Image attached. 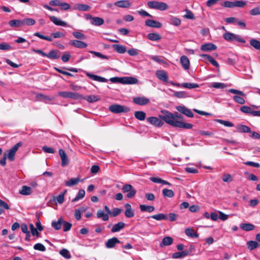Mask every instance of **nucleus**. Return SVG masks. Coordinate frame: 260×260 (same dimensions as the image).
<instances>
[{"mask_svg": "<svg viewBox=\"0 0 260 260\" xmlns=\"http://www.w3.org/2000/svg\"><path fill=\"white\" fill-rule=\"evenodd\" d=\"M125 211L124 212L125 216L127 218H132L134 216L135 213L133 210L131 205L129 204L126 203L124 205Z\"/></svg>", "mask_w": 260, "mask_h": 260, "instance_id": "1a4fd4ad", "label": "nucleus"}, {"mask_svg": "<svg viewBox=\"0 0 260 260\" xmlns=\"http://www.w3.org/2000/svg\"><path fill=\"white\" fill-rule=\"evenodd\" d=\"M120 241L116 237H113L108 239L105 243L106 247L108 248H113L117 243H119Z\"/></svg>", "mask_w": 260, "mask_h": 260, "instance_id": "2eb2a0df", "label": "nucleus"}, {"mask_svg": "<svg viewBox=\"0 0 260 260\" xmlns=\"http://www.w3.org/2000/svg\"><path fill=\"white\" fill-rule=\"evenodd\" d=\"M80 181L78 178H73L64 182L65 185L67 186H73L76 185Z\"/></svg>", "mask_w": 260, "mask_h": 260, "instance_id": "bb28decb", "label": "nucleus"}, {"mask_svg": "<svg viewBox=\"0 0 260 260\" xmlns=\"http://www.w3.org/2000/svg\"><path fill=\"white\" fill-rule=\"evenodd\" d=\"M159 115L160 119L156 117H150L148 118L147 120L151 124L156 126H161L163 124L161 120H163L166 123L173 126L185 129H190L192 127L191 124L184 122L183 117L182 115Z\"/></svg>", "mask_w": 260, "mask_h": 260, "instance_id": "f257e3e1", "label": "nucleus"}, {"mask_svg": "<svg viewBox=\"0 0 260 260\" xmlns=\"http://www.w3.org/2000/svg\"><path fill=\"white\" fill-rule=\"evenodd\" d=\"M110 111L114 113H119L121 112L126 113L129 111V108L124 106L119 105H112L109 107Z\"/></svg>", "mask_w": 260, "mask_h": 260, "instance_id": "20e7f679", "label": "nucleus"}, {"mask_svg": "<svg viewBox=\"0 0 260 260\" xmlns=\"http://www.w3.org/2000/svg\"><path fill=\"white\" fill-rule=\"evenodd\" d=\"M51 37L54 39L64 38L65 37V34L60 31H56L52 33Z\"/></svg>", "mask_w": 260, "mask_h": 260, "instance_id": "13d9d810", "label": "nucleus"}, {"mask_svg": "<svg viewBox=\"0 0 260 260\" xmlns=\"http://www.w3.org/2000/svg\"><path fill=\"white\" fill-rule=\"evenodd\" d=\"M180 63L185 70H188L190 66V61L188 58L185 55H182L180 57Z\"/></svg>", "mask_w": 260, "mask_h": 260, "instance_id": "dca6fc26", "label": "nucleus"}, {"mask_svg": "<svg viewBox=\"0 0 260 260\" xmlns=\"http://www.w3.org/2000/svg\"><path fill=\"white\" fill-rule=\"evenodd\" d=\"M69 44L71 46L77 47L78 48H85L87 46V44L86 43L77 40H71L69 42Z\"/></svg>", "mask_w": 260, "mask_h": 260, "instance_id": "0eeeda50", "label": "nucleus"}, {"mask_svg": "<svg viewBox=\"0 0 260 260\" xmlns=\"http://www.w3.org/2000/svg\"><path fill=\"white\" fill-rule=\"evenodd\" d=\"M58 52L57 50H51L48 54L46 53V57L51 59H58L60 57Z\"/></svg>", "mask_w": 260, "mask_h": 260, "instance_id": "aec40b11", "label": "nucleus"}, {"mask_svg": "<svg viewBox=\"0 0 260 260\" xmlns=\"http://www.w3.org/2000/svg\"><path fill=\"white\" fill-rule=\"evenodd\" d=\"M19 193L22 195H29L32 192L31 187L24 185L22 187L21 189L19 191Z\"/></svg>", "mask_w": 260, "mask_h": 260, "instance_id": "7c9ffc66", "label": "nucleus"}, {"mask_svg": "<svg viewBox=\"0 0 260 260\" xmlns=\"http://www.w3.org/2000/svg\"><path fill=\"white\" fill-rule=\"evenodd\" d=\"M71 57V54L67 52L62 56L61 60L63 62H67L70 60Z\"/></svg>", "mask_w": 260, "mask_h": 260, "instance_id": "69168bd1", "label": "nucleus"}, {"mask_svg": "<svg viewBox=\"0 0 260 260\" xmlns=\"http://www.w3.org/2000/svg\"><path fill=\"white\" fill-rule=\"evenodd\" d=\"M240 227L241 229L245 231H251L254 229L255 226L249 223H241L240 225Z\"/></svg>", "mask_w": 260, "mask_h": 260, "instance_id": "4be33fe9", "label": "nucleus"}, {"mask_svg": "<svg viewBox=\"0 0 260 260\" xmlns=\"http://www.w3.org/2000/svg\"><path fill=\"white\" fill-rule=\"evenodd\" d=\"M125 225V224L123 222H119L117 223L114 224L111 229V232L115 233L120 231L123 229Z\"/></svg>", "mask_w": 260, "mask_h": 260, "instance_id": "412c9836", "label": "nucleus"}, {"mask_svg": "<svg viewBox=\"0 0 260 260\" xmlns=\"http://www.w3.org/2000/svg\"><path fill=\"white\" fill-rule=\"evenodd\" d=\"M246 5V2L238 0L234 2L225 1L221 4V6L225 8H233L235 7L243 8Z\"/></svg>", "mask_w": 260, "mask_h": 260, "instance_id": "f03ea898", "label": "nucleus"}, {"mask_svg": "<svg viewBox=\"0 0 260 260\" xmlns=\"http://www.w3.org/2000/svg\"><path fill=\"white\" fill-rule=\"evenodd\" d=\"M85 192L84 190L80 189L78 191V194L76 196V197L72 200V202H77L78 200L82 199L85 196Z\"/></svg>", "mask_w": 260, "mask_h": 260, "instance_id": "58836bf2", "label": "nucleus"}, {"mask_svg": "<svg viewBox=\"0 0 260 260\" xmlns=\"http://www.w3.org/2000/svg\"><path fill=\"white\" fill-rule=\"evenodd\" d=\"M216 121H217L218 122L220 123L221 124L224 125L225 126L232 127L234 126V124L229 121H225L221 119H217Z\"/></svg>", "mask_w": 260, "mask_h": 260, "instance_id": "bf43d9fd", "label": "nucleus"}, {"mask_svg": "<svg viewBox=\"0 0 260 260\" xmlns=\"http://www.w3.org/2000/svg\"><path fill=\"white\" fill-rule=\"evenodd\" d=\"M114 5L120 8H127L130 7L132 4L127 0H122L115 2Z\"/></svg>", "mask_w": 260, "mask_h": 260, "instance_id": "a211bd4d", "label": "nucleus"}, {"mask_svg": "<svg viewBox=\"0 0 260 260\" xmlns=\"http://www.w3.org/2000/svg\"><path fill=\"white\" fill-rule=\"evenodd\" d=\"M104 23V20L103 18L99 17H94L92 20L91 21V23L95 26H101Z\"/></svg>", "mask_w": 260, "mask_h": 260, "instance_id": "c85d7f7f", "label": "nucleus"}, {"mask_svg": "<svg viewBox=\"0 0 260 260\" xmlns=\"http://www.w3.org/2000/svg\"><path fill=\"white\" fill-rule=\"evenodd\" d=\"M86 75L89 78L94 81H99L100 82H106L108 81V80L104 77L93 75L88 72H86Z\"/></svg>", "mask_w": 260, "mask_h": 260, "instance_id": "4468645a", "label": "nucleus"}, {"mask_svg": "<svg viewBox=\"0 0 260 260\" xmlns=\"http://www.w3.org/2000/svg\"><path fill=\"white\" fill-rule=\"evenodd\" d=\"M59 254L66 258L69 259L71 257L69 251L65 248H63L60 250Z\"/></svg>", "mask_w": 260, "mask_h": 260, "instance_id": "49530a36", "label": "nucleus"}, {"mask_svg": "<svg viewBox=\"0 0 260 260\" xmlns=\"http://www.w3.org/2000/svg\"><path fill=\"white\" fill-rule=\"evenodd\" d=\"M58 152L61 160V166L62 167L68 166L70 161L65 151L63 149H60Z\"/></svg>", "mask_w": 260, "mask_h": 260, "instance_id": "423d86ee", "label": "nucleus"}, {"mask_svg": "<svg viewBox=\"0 0 260 260\" xmlns=\"http://www.w3.org/2000/svg\"><path fill=\"white\" fill-rule=\"evenodd\" d=\"M72 34L73 36L77 39L85 40L86 38V36L84 34L80 31H74Z\"/></svg>", "mask_w": 260, "mask_h": 260, "instance_id": "de8ad7c7", "label": "nucleus"}, {"mask_svg": "<svg viewBox=\"0 0 260 260\" xmlns=\"http://www.w3.org/2000/svg\"><path fill=\"white\" fill-rule=\"evenodd\" d=\"M138 82V80L133 77H121V83L124 84H134Z\"/></svg>", "mask_w": 260, "mask_h": 260, "instance_id": "6e6552de", "label": "nucleus"}, {"mask_svg": "<svg viewBox=\"0 0 260 260\" xmlns=\"http://www.w3.org/2000/svg\"><path fill=\"white\" fill-rule=\"evenodd\" d=\"M249 43L255 49L260 50V41L255 39H252L250 40Z\"/></svg>", "mask_w": 260, "mask_h": 260, "instance_id": "ea45409f", "label": "nucleus"}, {"mask_svg": "<svg viewBox=\"0 0 260 260\" xmlns=\"http://www.w3.org/2000/svg\"><path fill=\"white\" fill-rule=\"evenodd\" d=\"M170 23L174 26H179L181 23V20L178 18L171 17L170 18Z\"/></svg>", "mask_w": 260, "mask_h": 260, "instance_id": "864d4df0", "label": "nucleus"}, {"mask_svg": "<svg viewBox=\"0 0 260 260\" xmlns=\"http://www.w3.org/2000/svg\"><path fill=\"white\" fill-rule=\"evenodd\" d=\"M149 218H151L157 220H167L168 219L167 215L162 213L153 215L150 216Z\"/></svg>", "mask_w": 260, "mask_h": 260, "instance_id": "72a5a7b5", "label": "nucleus"}, {"mask_svg": "<svg viewBox=\"0 0 260 260\" xmlns=\"http://www.w3.org/2000/svg\"><path fill=\"white\" fill-rule=\"evenodd\" d=\"M211 87L215 88H220L222 89L226 87V85L222 83H219V82H214L211 85Z\"/></svg>", "mask_w": 260, "mask_h": 260, "instance_id": "5fc2aeb1", "label": "nucleus"}, {"mask_svg": "<svg viewBox=\"0 0 260 260\" xmlns=\"http://www.w3.org/2000/svg\"><path fill=\"white\" fill-rule=\"evenodd\" d=\"M147 5L150 8L161 11L165 10L168 8V5L164 2L151 1L148 2Z\"/></svg>", "mask_w": 260, "mask_h": 260, "instance_id": "7ed1b4c3", "label": "nucleus"}, {"mask_svg": "<svg viewBox=\"0 0 260 260\" xmlns=\"http://www.w3.org/2000/svg\"><path fill=\"white\" fill-rule=\"evenodd\" d=\"M156 76L158 79L164 82H167L168 76L166 72L163 70H158L156 72Z\"/></svg>", "mask_w": 260, "mask_h": 260, "instance_id": "9d476101", "label": "nucleus"}, {"mask_svg": "<svg viewBox=\"0 0 260 260\" xmlns=\"http://www.w3.org/2000/svg\"><path fill=\"white\" fill-rule=\"evenodd\" d=\"M223 37L228 41L233 42L234 41V34L232 32H226L223 34Z\"/></svg>", "mask_w": 260, "mask_h": 260, "instance_id": "37998d69", "label": "nucleus"}, {"mask_svg": "<svg viewBox=\"0 0 260 260\" xmlns=\"http://www.w3.org/2000/svg\"><path fill=\"white\" fill-rule=\"evenodd\" d=\"M250 14L251 15H257L260 14V6L253 8L250 11Z\"/></svg>", "mask_w": 260, "mask_h": 260, "instance_id": "052dcab7", "label": "nucleus"}, {"mask_svg": "<svg viewBox=\"0 0 260 260\" xmlns=\"http://www.w3.org/2000/svg\"><path fill=\"white\" fill-rule=\"evenodd\" d=\"M23 25H33L35 24L36 21L34 19L32 18H24V19L22 20Z\"/></svg>", "mask_w": 260, "mask_h": 260, "instance_id": "a18cd8bd", "label": "nucleus"}, {"mask_svg": "<svg viewBox=\"0 0 260 260\" xmlns=\"http://www.w3.org/2000/svg\"><path fill=\"white\" fill-rule=\"evenodd\" d=\"M140 208L142 212L147 211L148 212H152L155 209V208L152 206H147L145 205H140Z\"/></svg>", "mask_w": 260, "mask_h": 260, "instance_id": "c9c22d12", "label": "nucleus"}, {"mask_svg": "<svg viewBox=\"0 0 260 260\" xmlns=\"http://www.w3.org/2000/svg\"><path fill=\"white\" fill-rule=\"evenodd\" d=\"M133 102L139 105H145L149 102V100L145 97H136L133 99Z\"/></svg>", "mask_w": 260, "mask_h": 260, "instance_id": "9b49d317", "label": "nucleus"}, {"mask_svg": "<svg viewBox=\"0 0 260 260\" xmlns=\"http://www.w3.org/2000/svg\"><path fill=\"white\" fill-rule=\"evenodd\" d=\"M62 225L63 226V231L67 232L70 230L72 226V224L68 222L63 220V222H62Z\"/></svg>", "mask_w": 260, "mask_h": 260, "instance_id": "4d7b16f0", "label": "nucleus"}, {"mask_svg": "<svg viewBox=\"0 0 260 260\" xmlns=\"http://www.w3.org/2000/svg\"><path fill=\"white\" fill-rule=\"evenodd\" d=\"M100 99V96L96 95H89L86 96H83L82 98V100H85L89 103H94L99 101Z\"/></svg>", "mask_w": 260, "mask_h": 260, "instance_id": "5701e85b", "label": "nucleus"}, {"mask_svg": "<svg viewBox=\"0 0 260 260\" xmlns=\"http://www.w3.org/2000/svg\"><path fill=\"white\" fill-rule=\"evenodd\" d=\"M75 9L79 11H87L90 9V7L86 4H77L75 5Z\"/></svg>", "mask_w": 260, "mask_h": 260, "instance_id": "473e14b6", "label": "nucleus"}, {"mask_svg": "<svg viewBox=\"0 0 260 260\" xmlns=\"http://www.w3.org/2000/svg\"><path fill=\"white\" fill-rule=\"evenodd\" d=\"M63 222V219L62 217L59 218L57 221H53L52 226L56 230H59L61 229Z\"/></svg>", "mask_w": 260, "mask_h": 260, "instance_id": "a878e982", "label": "nucleus"}, {"mask_svg": "<svg viewBox=\"0 0 260 260\" xmlns=\"http://www.w3.org/2000/svg\"><path fill=\"white\" fill-rule=\"evenodd\" d=\"M34 248L36 250L41 251H45L46 250L45 247L41 243H37L34 246Z\"/></svg>", "mask_w": 260, "mask_h": 260, "instance_id": "6e6d98bb", "label": "nucleus"}, {"mask_svg": "<svg viewBox=\"0 0 260 260\" xmlns=\"http://www.w3.org/2000/svg\"><path fill=\"white\" fill-rule=\"evenodd\" d=\"M162 193L165 197L172 198L174 196V192L172 190L164 188L162 190Z\"/></svg>", "mask_w": 260, "mask_h": 260, "instance_id": "79ce46f5", "label": "nucleus"}, {"mask_svg": "<svg viewBox=\"0 0 260 260\" xmlns=\"http://www.w3.org/2000/svg\"><path fill=\"white\" fill-rule=\"evenodd\" d=\"M89 53L94 54L95 56L101 58L102 59H108L109 57L105 55L102 54L100 52H96L94 51H89Z\"/></svg>", "mask_w": 260, "mask_h": 260, "instance_id": "3c124183", "label": "nucleus"}, {"mask_svg": "<svg viewBox=\"0 0 260 260\" xmlns=\"http://www.w3.org/2000/svg\"><path fill=\"white\" fill-rule=\"evenodd\" d=\"M9 25L13 27H20L23 26L22 20L15 19L10 20L9 22Z\"/></svg>", "mask_w": 260, "mask_h": 260, "instance_id": "cd10ccee", "label": "nucleus"}, {"mask_svg": "<svg viewBox=\"0 0 260 260\" xmlns=\"http://www.w3.org/2000/svg\"><path fill=\"white\" fill-rule=\"evenodd\" d=\"M34 35L41 39L45 40L49 42H51L52 41V39L51 37L44 36L38 32L34 33Z\"/></svg>", "mask_w": 260, "mask_h": 260, "instance_id": "603ef678", "label": "nucleus"}, {"mask_svg": "<svg viewBox=\"0 0 260 260\" xmlns=\"http://www.w3.org/2000/svg\"><path fill=\"white\" fill-rule=\"evenodd\" d=\"M50 20L55 25L57 26H68L67 23L61 20L60 19L57 18L56 17L54 16H51L49 17Z\"/></svg>", "mask_w": 260, "mask_h": 260, "instance_id": "ddd939ff", "label": "nucleus"}, {"mask_svg": "<svg viewBox=\"0 0 260 260\" xmlns=\"http://www.w3.org/2000/svg\"><path fill=\"white\" fill-rule=\"evenodd\" d=\"M55 201L59 204H62L64 202V193H61L56 197Z\"/></svg>", "mask_w": 260, "mask_h": 260, "instance_id": "338daca9", "label": "nucleus"}, {"mask_svg": "<svg viewBox=\"0 0 260 260\" xmlns=\"http://www.w3.org/2000/svg\"><path fill=\"white\" fill-rule=\"evenodd\" d=\"M38 98L42 100L43 101H44L45 102L47 101H51L52 100V99L50 98L48 95H44L43 94H39L38 95Z\"/></svg>", "mask_w": 260, "mask_h": 260, "instance_id": "0e129e2a", "label": "nucleus"}, {"mask_svg": "<svg viewBox=\"0 0 260 260\" xmlns=\"http://www.w3.org/2000/svg\"><path fill=\"white\" fill-rule=\"evenodd\" d=\"M97 217L102 218L104 221H107L109 219V216L107 214H105L102 210H99L97 212Z\"/></svg>", "mask_w": 260, "mask_h": 260, "instance_id": "f704fd0d", "label": "nucleus"}, {"mask_svg": "<svg viewBox=\"0 0 260 260\" xmlns=\"http://www.w3.org/2000/svg\"><path fill=\"white\" fill-rule=\"evenodd\" d=\"M176 109L181 114H192L191 110L189 109H187L185 106H177L176 107Z\"/></svg>", "mask_w": 260, "mask_h": 260, "instance_id": "e433bc0d", "label": "nucleus"}, {"mask_svg": "<svg viewBox=\"0 0 260 260\" xmlns=\"http://www.w3.org/2000/svg\"><path fill=\"white\" fill-rule=\"evenodd\" d=\"M121 190L124 193L127 192L126 197L128 199L132 198L136 193V189L131 184H124L122 186Z\"/></svg>", "mask_w": 260, "mask_h": 260, "instance_id": "39448f33", "label": "nucleus"}, {"mask_svg": "<svg viewBox=\"0 0 260 260\" xmlns=\"http://www.w3.org/2000/svg\"><path fill=\"white\" fill-rule=\"evenodd\" d=\"M237 129L239 132L248 133L250 132V128L244 125L239 124L237 126Z\"/></svg>", "mask_w": 260, "mask_h": 260, "instance_id": "4c0bfd02", "label": "nucleus"}, {"mask_svg": "<svg viewBox=\"0 0 260 260\" xmlns=\"http://www.w3.org/2000/svg\"><path fill=\"white\" fill-rule=\"evenodd\" d=\"M247 245L248 248L250 250H253L259 246V244L256 241H250L247 242Z\"/></svg>", "mask_w": 260, "mask_h": 260, "instance_id": "a19ab883", "label": "nucleus"}, {"mask_svg": "<svg viewBox=\"0 0 260 260\" xmlns=\"http://www.w3.org/2000/svg\"><path fill=\"white\" fill-rule=\"evenodd\" d=\"M182 86L183 87L188 89L195 88L199 87L198 84L193 83H183L182 84Z\"/></svg>", "mask_w": 260, "mask_h": 260, "instance_id": "09e8293b", "label": "nucleus"}, {"mask_svg": "<svg viewBox=\"0 0 260 260\" xmlns=\"http://www.w3.org/2000/svg\"><path fill=\"white\" fill-rule=\"evenodd\" d=\"M113 48L118 53H124L126 51V48L122 45L113 44L112 45Z\"/></svg>", "mask_w": 260, "mask_h": 260, "instance_id": "393cba45", "label": "nucleus"}, {"mask_svg": "<svg viewBox=\"0 0 260 260\" xmlns=\"http://www.w3.org/2000/svg\"><path fill=\"white\" fill-rule=\"evenodd\" d=\"M185 233L186 235L190 237L194 238L198 236V234L194 232V231L190 228H187L185 229Z\"/></svg>", "mask_w": 260, "mask_h": 260, "instance_id": "c03bdc74", "label": "nucleus"}, {"mask_svg": "<svg viewBox=\"0 0 260 260\" xmlns=\"http://www.w3.org/2000/svg\"><path fill=\"white\" fill-rule=\"evenodd\" d=\"M173 243V239L171 237H166L162 240L160 244V247L170 245Z\"/></svg>", "mask_w": 260, "mask_h": 260, "instance_id": "c756f323", "label": "nucleus"}, {"mask_svg": "<svg viewBox=\"0 0 260 260\" xmlns=\"http://www.w3.org/2000/svg\"><path fill=\"white\" fill-rule=\"evenodd\" d=\"M11 48V46L9 44L2 43L0 44V50H8Z\"/></svg>", "mask_w": 260, "mask_h": 260, "instance_id": "774afa93", "label": "nucleus"}, {"mask_svg": "<svg viewBox=\"0 0 260 260\" xmlns=\"http://www.w3.org/2000/svg\"><path fill=\"white\" fill-rule=\"evenodd\" d=\"M222 180L224 182H229L232 181V176L229 174H225L223 175Z\"/></svg>", "mask_w": 260, "mask_h": 260, "instance_id": "e2e57ef3", "label": "nucleus"}, {"mask_svg": "<svg viewBox=\"0 0 260 260\" xmlns=\"http://www.w3.org/2000/svg\"><path fill=\"white\" fill-rule=\"evenodd\" d=\"M217 48V46L213 43L204 44L201 46V49L204 51H210L214 50Z\"/></svg>", "mask_w": 260, "mask_h": 260, "instance_id": "f3484780", "label": "nucleus"}, {"mask_svg": "<svg viewBox=\"0 0 260 260\" xmlns=\"http://www.w3.org/2000/svg\"><path fill=\"white\" fill-rule=\"evenodd\" d=\"M188 250H184L181 252H176L173 254L172 257L174 258H180L187 256L188 254Z\"/></svg>", "mask_w": 260, "mask_h": 260, "instance_id": "2f4dec72", "label": "nucleus"}, {"mask_svg": "<svg viewBox=\"0 0 260 260\" xmlns=\"http://www.w3.org/2000/svg\"><path fill=\"white\" fill-rule=\"evenodd\" d=\"M145 25L154 28H160L162 26V24L160 22L151 19L146 20Z\"/></svg>", "mask_w": 260, "mask_h": 260, "instance_id": "f8f14e48", "label": "nucleus"}, {"mask_svg": "<svg viewBox=\"0 0 260 260\" xmlns=\"http://www.w3.org/2000/svg\"><path fill=\"white\" fill-rule=\"evenodd\" d=\"M240 111L246 114H260L259 111H252V108L248 106H244L240 108Z\"/></svg>", "mask_w": 260, "mask_h": 260, "instance_id": "6ab92c4d", "label": "nucleus"}, {"mask_svg": "<svg viewBox=\"0 0 260 260\" xmlns=\"http://www.w3.org/2000/svg\"><path fill=\"white\" fill-rule=\"evenodd\" d=\"M83 95L80 94L70 92L69 99H72L74 100H82Z\"/></svg>", "mask_w": 260, "mask_h": 260, "instance_id": "8fccbe9b", "label": "nucleus"}, {"mask_svg": "<svg viewBox=\"0 0 260 260\" xmlns=\"http://www.w3.org/2000/svg\"><path fill=\"white\" fill-rule=\"evenodd\" d=\"M122 211V210L121 209H119V208H114L112 212H111V215L113 216V217H115L118 215H119L121 212Z\"/></svg>", "mask_w": 260, "mask_h": 260, "instance_id": "680f3d73", "label": "nucleus"}, {"mask_svg": "<svg viewBox=\"0 0 260 260\" xmlns=\"http://www.w3.org/2000/svg\"><path fill=\"white\" fill-rule=\"evenodd\" d=\"M147 38L152 41H157L161 39V36L157 33H149L147 35Z\"/></svg>", "mask_w": 260, "mask_h": 260, "instance_id": "b1692460", "label": "nucleus"}]
</instances>
